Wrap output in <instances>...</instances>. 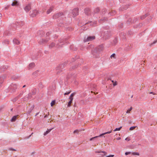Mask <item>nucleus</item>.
I'll return each mask as SVG.
<instances>
[{
  "label": "nucleus",
  "instance_id": "obj_52",
  "mask_svg": "<svg viewBox=\"0 0 157 157\" xmlns=\"http://www.w3.org/2000/svg\"><path fill=\"white\" fill-rule=\"evenodd\" d=\"M23 92H22L21 93L19 94L17 96V97H18V98H19L20 97H21L23 94Z\"/></svg>",
  "mask_w": 157,
  "mask_h": 157
},
{
  "label": "nucleus",
  "instance_id": "obj_19",
  "mask_svg": "<svg viewBox=\"0 0 157 157\" xmlns=\"http://www.w3.org/2000/svg\"><path fill=\"white\" fill-rule=\"evenodd\" d=\"M53 6L50 7L49 9L46 12L47 13V14L50 13L53 10Z\"/></svg>",
  "mask_w": 157,
  "mask_h": 157
},
{
  "label": "nucleus",
  "instance_id": "obj_14",
  "mask_svg": "<svg viewBox=\"0 0 157 157\" xmlns=\"http://www.w3.org/2000/svg\"><path fill=\"white\" fill-rule=\"evenodd\" d=\"M95 49H97V50L100 52V51H102L104 49L103 45L102 44H101L97 47Z\"/></svg>",
  "mask_w": 157,
  "mask_h": 157
},
{
  "label": "nucleus",
  "instance_id": "obj_38",
  "mask_svg": "<svg viewBox=\"0 0 157 157\" xmlns=\"http://www.w3.org/2000/svg\"><path fill=\"white\" fill-rule=\"evenodd\" d=\"M138 20V18L137 17H136V18H134L133 21H132V23H135Z\"/></svg>",
  "mask_w": 157,
  "mask_h": 157
},
{
  "label": "nucleus",
  "instance_id": "obj_26",
  "mask_svg": "<svg viewBox=\"0 0 157 157\" xmlns=\"http://www.w3.org/2000/svg\"><path fill=\"white\" fill-rule=\"evenodd\" d=\"M132 21L131 18H129L128 19V21H127L126 23L128 25H129L130 24H132Z\"/></svg>",
  "mask_w": 157,
  "mask_h": 157
},
{
  "label": "nucleus",
  "instance_id": "obj_23",
  "mask_svg": "<svg viewBox=\"0 0 157 157\" xmlns=\"http://www.w3.org/2000/svg\"><path fill=\"white\" fill-rule=\"evenodd\" d=\"M36 92V88H34L32 90L31 94L33 95H35Z\"/></svg>",
  "mask_w": 157,
  "mask_h": 157
},
{
  "label": "nucleus",
  "instance_id": "obj_47",
  "mask_svg": "<svg viewBox=\"0 0 157 157\" xmlns=\"http://www.w3.org/2000/svg\"><path fill=\"white\" fill-rule=\"evenodd\" d=\"M79 132V131L78 130H75L73 132L74 133H77L78 134Z\"/></svg>",
  "mask_w": 157,
  "mask_h": 157
},
{
  "label": "nucleus",
  "instance_id": "obj_25",
  "mask_svg": "<svg viewBox=\"0 0 157 157\" xmlns=\"http://www.w3.org/2000/svg\"><path fill=\"white\" fill-rule=\"evenodd\" d=\"M100 10L99 8L97 7L95 8L94 11V14L97 13H98L99 12Z\"/></svg>",
  "mask_w": 157,
  "mask_h": 157
},
{
  "label": "nucleus",
  "instance_id": "obj_48",
  "mask_svg": "<svg viewBox=\"0 0 157 157\" xmlns=\"http://www.w3.org/2000/svg\"><path fill=\"white\" fill-rule=\"evenodd\" d=\"M132 107H131L130 109L127 110L126 113H129L130 111H131V110L132 109Z\"/></svg>",
  "mask_w": 157,
  "mask_h": 157
},
{
  "label": "nucleus",
  "instance_id": "obj_1",
  "mask_svg": "<svg viewBox=\"0 0 157 157\" xmlns=\"http://www.w3.org/2000/svg\"><path fill=\"white\" fill-rule=\"evenodd\" d=\"M103 38L105 39H108L111 35V32L110 30H105L104 31L103 33L102 34Z\"/></svg>",
  "mask_w": 157,
  "mask_h": 157
},
{
  "label": "nucleus",
  "instance_id": "obj_39",
  "mask_svg": "<svg viewBox=\"0 0 157 157\" xmlns=\"http://www.w3.org/2000/svg\"><path fill=\"white\" fill-rule=\"evenodd\" d=\"M32 94H31V93H29L28 94V96L29 98V99H31L32 98Z\"/></svg>",
  "mask_w": 157,
  "mask_h": 157
},
{
  "label": "nucleus",
  "instance_id": "obj_59",
  "mask_svg": "<svg viewBox=\"0 0 157 157\" xmlns=\"http://www.w3.org/2000/svg\"><path fill=\"white\" fill-rule=\"evenodd\" d=\"M53 121V120L52 118H49V120H48V122H51L52 121Z\"/></svg>",
  "mask_w": 157,
  "mask_h": 157
},
{
  "label": "nucleus",
  "instance_id": "obj_28",
  "mask_svg": "<svg viewBox=\"0 0 157 157\" xmlns=\"http://www.w3.org/2000/svg\"><path fill=\"white\" fill-rule=\"evenodd\" d=\"M17 23L21 26H22L25 24V23L23 21H21L19 22H17Z\"/></svg>",
  "mask_w": 157,
  "mask_h": 157
},
{
  "label": "nucleus",
  "instance_id": "obj_37",
  "mask_svg": "<svg viewBox=\"0 0 157 157\" xmlns=\"http://www.w3.org/2000/svg\"><path fill=\"white\" fill-rule=\"evenodd\" d=\"M56 103L55 100H54L52 101L51 103V106H53V105H54Z\"/></svg>",
  "mask_w": 157,
  "mask_h": 157
},
{
  "label": "nucleus",
  "instance_id": "obj_31",
  "mask_svg": "<svg viewBox=\"0 0 157 157\" xmlns=\"http://www.w3.org/2000/svg\"><path fill=\"white\" fill-rule=\"evenodd\" d=\"M65 41V39H60L59 40V43H61L64 42Z\"/></svg>",
  "mask_w": 157,
  "mask_h": 157
},
{
  "label": "nucleus",
  "instance_id": "obj_5",
  "mask_svg": "<svg viewBox=\"0 0 157 157\" xmlns=\"http://www.w3.org/2000/svg\"><path fill=\"white\" fill-rule=\"evenodd\" d=\"M78 61V65H75L74 66H72V67H71L70 68V70L71 71L77 68L78 66H80L81 65V64L83 63V60L82 59H80Z\"/></svg>",
  "mask_w": 157,
  "mask_h": 157
},
{
  "label": "nucleus",
  "instance_id": "obj_63",
  "mask_svg": "<svg viewBox=\"0 0 157 157\" xmlns=\"http://www.w3.org/2000/svg\"><path fill=\"white\" fill-rule=\"evenodd\" d=\"M10 6V5L7 6L5 7V10L8 9L9 8Z\"/></svg>",
  "mask_w": 157,
  "mask_h": 157
},
{
  "label": "nucleus",
  "instance_id": "obj_13",
  "mask_svg": "<svg viewBox=\"0 0 157 157\" xmlns=\"http://www.w3.org/2000/svg\"><path fill=\"white\" fill-rule=\"evenodd\" d=\"M84 13L85 14L88 16L90 15L91 14L90 9L89 8H86L84 10Z\"/></svg>",
  "mask_w": 157,
  "mask_h": 157
},
{
  "label": "nucleus",
  "instance_id": "obj_16",
  "mask_svg": "<svg viewBox=\"0 0 157 157\" xmlns=\"http://www.w3.org/2000/svg\"><path fill=\"white\" fill-rule=\"evenodd\" d=\"M56 73L57 75H59L60 74L62 71V70H61L60 68H59L57 67L56 68Z\"/></svg>",
  "mask_w": 157,
  "mask_h": 157
},
{
  "label": "nucleus",
  "instance_id": "obj_41",
  "mask_svg": "<svg viewBox=\"0 0 157 157\" xmlns=\"http://www.w3.org/2000/svg\"><path fill=\"white\" fill-rule=\"evenodd\" d=\"M72 100H70L68 102L67 106L70 107L71 106V104L72 103Z\"/></svg>",
  "mask_w": 157,
  "mask_h": 157
},
{
  "label": "nucleus",
  "instance_id": "obj_21",
  "mask_svg": "<svg viewBox=\"0 0 157 157\" xmlns=\"http://www.w3.org/2000/svg\"><path fill=\"white\" fill-rule=\"evenodd\" d=\"M35 66V64L34 63H30L29 65L28 68L29 69L33 68Z\"/></svg>",
  "mask_w": 157,
  "mask_h": 157
},
{
  "label": "nucleus",
  "instance_id": "obj_3",
  "mask_svg": "<svg viewBox=\"0 0 157 157\" xmlns=\"http://www.w3.org/2000/svg\"><path fill=\"white\" fill-rule=\"evenodd\" d=\"M92 53L94 58H98L99 57L100 52L97 50V49H95L92 50Z\"/></svg>",
  "mask_w": 157,
  "mask_h": 157
},
{
  "label": "nucleus",
  "instance_id": "obj_30",
  "mask_svg": "<svg viewBox=\"0 0 157 157\" xmlns=\"http://www.w3.org/2000/svg\"><path fill=\"white\" fill-rule=\"evenodd\" d=\"M52 129L49 130L48 129L44 133V136H46V135L48 134L50 132Z\"/></svg>",
  "mask_w": 157,
  "mask_h": 157
},
{
  "label": "nucleus",
  "instance_id": "obj_9",
  "mask_svg": "<svg viewBox=\"0 0 157 157\" xmlns=\"http://www.w3.org/2000/svg\"><path fill=\"white\" fill-rule=\"evenodd\" d=\"M63 15V12H59L58 13L54 14L53 16V18L54 19H57L58 18L60 17Z\"/></svg>",
  "mask_w": 157,
  "mask_h": 157
},
{
  "label": "nucleus",
  "instance_id": "obj_44",
  "mask_svg": "<svg viewBox=\"0 0 157 157\" xmlns=\"http://www.w3.org/2000/svg\"><path fill=\"white\" fill-rule=\"evenodd\" d=\"M136 126H132V127H131L129 128V130L132 131V130H133L136 128Z\"/></svg>",
  "mask_w": 157,
  "mask_h": 157
},
{
  "label": "nucleus",
  "instance_id": "obj_51",
  "mask_svg": "<svg viewBox=\"0 0 157 157\" xmlns=\"http://www.w3.org/2000/svg\"><path fill=\"white\" fill-rule=\"evenodd\" d=\"M67 30H68L70 31H71L73 30V29L70 27H68V28H67Z\"/></svg>",
  "mask_w": 157,
  "mask_h": 157
},
{
  "label": "nucleus",
  "instance_id": "obj_46",
  "mask_svg": "<svg viewBox=\"0 0 157 157\" xmlns=\"http://www.w3.org/2000/svg\"><path fill=\"white\" fill-rule=\"evenodd\" d=\"M122 127H120L118 128H116L114 130V131L115 132L117 131H119L121 130V128Z\"/></svg>",
  "mask_w": 157,
  "mask_h": 157
},
{
  "label": "nucleus",
  "instance_id": "obj_22",
  "mask_svg": "<svg viewBox=\"0 0 157 157\" xmlns=\"http://www.w3.org/2000/svg\"><path fill=\"white\" fill-rule=\"evenodd\" d=\"M38 88L40 89H43L44 87V86L43 85L42 82H40L38 85Z\"/></svg>",
  "mask_w": 157,
  "mask_h": 157
},
{
  "label": "nucleus",
  "instance_id": "obj_35",
  "mask_svg": "<svg viewBox=\"0 0 157 157\" xmlns=\"http://www.w3.org/2000/svg\"><path fill=\"white\" fill-rule=\"evenodd\" d=\"M22 99L24 101H27L28 100H29V98H28V96H25L23 98H22Z\"/></svg>",
  "mask_w": 157,
  "mask_h": 157
},
{
  "label": "nucleus",
  "instance_id": "obj_49",
  "mask_svg": "<svg viewBox=\"0 0 157 157\" xmlns=\"http://www.w3.org/2000/svg\"><path fill=\"white\" fill-rule=\"evenodd\" d=\"M4 42L5 44H8L9 43V41L8 40H5L4 41Z\"/></svg>",
  "mask_w": 157,
  "mask_h": 157
},
{
  "label": "nucleus",
  "instance_id": "obj_57",
  "mask_svg": "<svg viewBox=\"0 0 157 157\" xmlns=\"http://www.w3.org/2000/svg\"><path fill=\"white\" fill-rule=\"evenodd\" d=\"M101 20H103L104 21L107 20V18L105 17L103 19H101Z\"/></svg>",
  "mask_w": 157,
  "mask_h": 157
},
{
  "label": "nucleus",
  "instance_id": "obj_56",
  "mask_svg": "<svg viewBox=\"0 0 157 157\" xmlns=\"http://www.w3.org/2000/svg\"><path fill=\"white\" fill-rule=\"evenodd\" d=\"M131 153V152H127L125 153V154L126 155H127L129 154H130Z\"/></svg>",
  "mask_w": 157,
  "mask_h": 157
},
{
  "label": "nucleus",
  "instance_id": "obj_61",
  "mask_svg": "<svg viewBox=\"0 0 157 157\" xmlns=\"http://www.w3.org/2000/svg\"><path fill=\"white\" fill-rule=\"evenodd\" d=\"M114 156V155H110L106 156V157H113Z\"/></svg>",
  "mask_w": 157,
  "mask_h": 157
},
{
  "label": "nucleus",
  "instance_id": "obj_15",
  "mask_svg": "<svg viewBox=\"0 0 157 157\" xmlns=\"http://www.w3.org/2000/svg\"><path fill=\"white\" fill-rule=\"evenodd\" d=\"M31 9V4H29L27 5L24 8V10L26 12L29 11Z\"/></svg>",
  "mask_w": 157,
  "mask_h": 157
},
{
  "label": "nucleus",
  "instance_id": "obj_36",
  "mask_svg": "<svg viewBox=\"0 0 157 157\" xmlns=\"http://www.w3.org/2000/svg\"><path fill=\"white\" fill-rule=\"evenodd\" d=\"M116 13L115 11H113L110 12L109 13V14H110L111 16H113Z\"/></svg>",
  "mask_w": 157,
  "mask_h": 157
},
{
  "label": "nucleus",
  "instance_id": "obj_24",
  "mask_svg": "<svg viewBox=\"0 0 157 157\" xmlns=\"http://www.w3.org/2000/svg\"><path fill=\"white\" fill-rule=\"evenodd\" d=\"M149 14L148 13H146L145 15L142 16L140 17V19L141 20H143L145 19L148 16Z\"/></svg>",
  "mask_w": 157,
  "mask_h": 157
},
{
  "label": "nucleus",
  "instance_id": "obj_60",
  "mask_svg": "<svg viewBox=\"0 0 157 157\" xmlns=\"http://www.w3.org/2000/svg\"><path fill=\"white\" fill-rule=\"evenodd\" d=\"M113 85L114 86H115L117 84V81H115L113 83Z\"/></svg>",
  "mask_w": 157,
  "mask_h": 157
},
{
  "label": "nucleus",
  "instance_id": "obj_27",
  "mask_svg": "<svg viewBox=\"0 0 157 157\" xmlns=\"http://www.w3.org/2000/svg\"><path fill=\"white\" fill-rule=\"evenodd\" d=\"M75 93H73L71 94V95H70V96L69 97V99L70 100H73V97L75 95Z\"/></svg>",
  "mask_w": 157,
  "mask_h": 157
},
{
  "label": "nucleus",
  "instance_id": "obj_20",
  "mask_svg": "<svg viewBox=\"0 0 157 157\" xmlns=\"http://www.w3.org/2000/svg\"><path fill=\"white\" fill-rule=\"evenodd\" d=\"M19 4L17 1L14 0V1L12 3L11 5L12 6H18Z\"/></svg>",
  "mask_w": 157,
  "mask_h": 157
},
{
  "label": "nucleus",
  "instance_id": "obj_34",
  "mask_svg": "<svg viewBox=\"0 0 157 157\" xmlns=\"http://www.w3.org/2000/svg\"><path fill=\"white\" fill-rule=\"evenodd\" d=\"M18 97H17V96L15 98H14L12 100V101L13 102H16L17 100L18 99Z\"/></svg>",
  "mask_w": 157,
  "mask_h": 157
},
{
  "label": "nucleus",
  "instance_id": "obj_42",
  "mask_svg": "<svg viewBox=\"0 0 157 157\" xmlns=\"http://www.w3.org/2000/svg\"><path fill=\"white\" fill-rule=\"evenodd\" d=\"M79 58L78 56L77 58L75 57L74 58H72L71 59V61L72 62H74L75 61L76 59H77L78 58Z\"/></svg>",
  "mask_w": 157,
  "mask_h": 157
},
{
  "label": "nucleus",
  "instance_id": "obj_18",
  "mask_svg": "<svg viewBox=\"0 0 157 157\" xmlns=\"http://www.w3.org/2000/svg\"><path fill=\"white\" fill-rule=\"evenodd\" d=\"M13 43L15 44L19 45L20 44V42L16 39H14L13 40Z\"/></svg>",
  "mask_w": 157,
  "mask_h": 157
},
{
  "label": "nucleus",
  "instance_id": "obj_10",
  "mask_svg": "<svg viewBox=\"0 0 157 157\" xmlns=\"http://www.w3.org/2000/svg\"><path fill=\"white\" fill-rule=\"evenodd\" d=\"M39 13L38 11L36 10H33L30 12V16L33 17H35Z\"/></svg>",
  "mask_w": 157,
  "mask_h": 157
},
{
  "label": "nucleus",
  "instance_id": "obj_29",
  "mask_svg": "<svg viewBox=\"0 0 157 157\" xmlns=\"http://www.w3.org/2000/svg\"><path fill=\"white\" fill-rule=\"evenodd\" d=\"M4 81V78L3 77H0V86L3 83Z\"/></svg>",
  "mask_w": 157,
  "mask_h": 157
},
{
  "label": "nucleus",
  "instance_id": "obj_6",
  "mask_svg": "<svg viewBox=\"0 0 157 157\" xmlns=\"http://www.w3.org/2000/svg\"><path fill=\"white\" fill-rule=\"evenodd\" d=\"M79 9L78 8L73 9L72 10V17H74L78 15Z\"/></svg>",
  "mask_w": 157,
  "mask_h": 157
},
{
  "label": "nucleus",
  "instance_id": "obj_62",
  "mask_svg": "<svg viewBox=\"0 0 157 157\" xmlns=\"http://www.w3.org/2000/svg\"><path fill=\"white\" fill-rule=\"evenodd\" d=\"M50 34H51V33L49 32H48L46 34V35L47 36H48L50 35Z\"/></svg>",
  "mask_w": 157,
  "mask_h": 157
},
{
  "label": "nucleus",
  "instance_id": "obj_2",
  "mask_svg": "<svg viewBox=\"0 0 157 157\" xmlns=\"http://www.w3.org/2000/svg\"><path fill=\"white\" fill-rule=\"evenodd\" d=\"M62 45V44L61 45H59L58 43L56 44L54 42H53L49 45V48L50 49H52L54 48V47H56L57 48H59L60 47H62L61 46Z\"/></svg>",
  "mask_w": 157,
  "mask_h": 157
},
{
  "label": "nucleus",
  "instance_id": "obj_32",
  "mask_svg": "<svg viewBox=\"0 0 157 157\" xmlns=\"http://www.w3.org/2000/svg\"><path fill=\"white\" fill-rule=\"evenodd\" d=\"M112 132V130H111L110 132H105V133H102V134H100L99 136H101L103 135H104L105 134H109V133H111V132Z\"/></svg>",
  "mask_w": 157,
  "mask_h": 157
},
{
  "label": "nucleus",
  "instance_id": "obj_33",
  "mask_svg": "<svg viewBox=\"0 0 157 157\" xmlns=\"http://www.w3.org/2000/svg\"><path fill=\"white\" fill-rule=\"evenodd\" d=\"M34 105H33L31 106V108L30 109V110H29V111H28V112H29V114L30 113L32 110H33L34 109Z\"/></svg>",
  "mask_w": 157,
  "mask_h": 157
},
{
  "label": "nucleus",
  "instance_id": "obj_50",
  "mask_svg": "<svg viewBox=\"0 0 157 157\" xmlns=\"http://www.w3.org/2000/svg\"><path fill=\"white\" fill-rule=\"evenodd\" d=\"M129 0H119V1L121 2H126L127 1H128Z\"/></svg>",
  "mask_w": 157,
  "mask_h": 157
},
{
  "label": "nucleus",
  "instance_id": "obj_8",
  "mask_svg": "<svg viewBox=\"0 0 157 157\" xmlns=\"http://www.w3.org/2000/svg\"><path fill=\"white\" fill-rule=\"evenodd\" d=\"M95 37L94 36H90L87 37L86 38L85 37L84 40V42H88L92 41L95 39Z\"/></svg>",
  "mask_w": 157,
  "mask_h": 157
},
{
  "label": "nucleus",
  "instance_id": "obj_7",
  "mask_svg": "<svg viewBox=\"0 0 157 157\" xmlns=\"http://www.w3.org/2000/svg\"><path fill=\"white\" fill-rule=\"evenodd\" d=\"M50 39V38H46V39H41L38 43L40 45L45 44L48 42Z\"/></svg>",
  "mask_w": 157,
  "mask_h": 157
},
{
  "label": "nucleus",
  "instance_id": "obj_12",
  "mask_svg": "<svg viewBox=\"0 0 157 157\" xmlns=\"http://www.w3.org/2000/svg\"><path fill=\"white\" fill-rule=\"evenodd\" d=\"M9 68L8 66H3L0 68V72H4Z\"/></svg>",
  "mask_w": 157,
  "mask_h": 157
},
{
  "label": "nucleus",
  "instance_id": "obj_4",
  "mask_svg": "<svg viewBox=\"0 0 157 157\" xmlns=\"http://www.w3.org/2000/svg\"><path fill=\"white\" fill-rule=\"evenodd\" d=\"M9 89L11 92H15L17 89V85L16 84L12 83L9 87Z\"/></svg>",
  "mask_w": 157,
  "mask_h": 157
},
{
  "label": "nucleus",
  "instance_id": "obj_40",
  "mask_svg": "<svg viewBox=\"0 0 157 157\" xmlns=\"http://www.w3.org/2000/svg\"><path fill=\"white\" fill-rule=\"evenodd\" d=\"M156 42H157V40H155L153 42L151 43V44H149V46H152L153 44H155V43H156Z\"/></svg>",
  "mask_w": 157,
  "mask_h": 157
},
{
  "label": "nucleus",
  "instance_id": "obj_53",
  "mask_svg": "<svg viewBox=\"0 0 157 157\" xmlns=\"http://www.w3.org/2000/svg\"><path fill=\"white\" fill-rule=\"evenodd\" d=\"M100 136H95L94 137H93V138H90V141H91L92 140H93L95 138H96L97 137H99Z\"/></svg>",
  "mask_w": 157,
  "mask_h": 157
},
{
  "label": "nucleus",
  "instance_id": "obj_45",
  "mask_svg": "<svg viewBox=\"0 0 157 157\" xmlns=\"http://www.w3.org/2000/svg\"><path fill=\"white\" fill-rule=\"evenodd\" d=\"M132 155H139L140 154L138 152H133L132 153Z\"/></svg>",
  "mask_w": 157,
  "mask_h": 157
},
{
  "label": "nucleus",
  "instance_id": "obj_11",
  "mask_svg": "<svg viewBox=\"0 0 157 157\" xmlns=\"http://www.w3.org/2000/svg\"><path fill=\"white\" fill-rule=\"evenodd\" d=\"M131 5V4H128V5L121 6L119 9V10L120 11H123L124 10H126L129 7V6Z\"/></svg>",
  "mask_w": 157,
  "mask_h": 157
},
{
  "label": "nucleus",
  "instance_id": "obj_64",
  "mask_svg": "<svg viewBox=\"0 0 157 157\" xmlns=\"http://www.w3.org/2000/svg\"><path fill=\"white\" fill-rule=\"evenodd\" d=\"M17 78L16 76H13L12 77V78L14 80H15V79H17Z\"/></svg>",
  "mask_w": 157,
  "mask_h": 157
},
{
  "label": "nucleus",
  "instance_id": "obj_54",
  "mask_svg": "<svg viewBox=\"0 0 157 157\" xmlns=\"http://www.w3.org/2000/svg\"><path fill=\"white\" fill-rule=\"evenodd\" d=\"M16 118H12L10 120V121L12 122H14L16 121Z\"/></svg>",
  "mask_w": 157,
  "mask_h": 157
},
{
  "label": "nucleus",
  "instance_id": "obj_55",
  "mask_svg": "<svg viewBox=\"0 0 157 157\" xmlns=\"http://www.w3.org/2000/svg\"><path fill=\"white\" fill-rule=\"evenodd\" d=\"M113 42H114V43L115 44H116L117 43V39L116 38H115L113 40Z\"/></svg>",
  "mask_w": 157,
  "mask_h": 157
},
{
  "label": "nucleus",
  "instance_id": "obj_43",
  "mask_svg": "<svg viewBox=\"0 0 157 157\" xmlns=\"http://www.w3.org/2000/svg\"><path fill=\"white\" fill-rule=\"evenodd\" d=\"M38 72V71H35L33 73L32 75H35L36 76V75H37Z\"/></svg>",
  "mask_w": 157,
  "mask_h": 157
},
{
  "label": "nucleus",
  "instance_id": "obj_17",
  "mask_svg": "<svg viewBox=\"0 0 157 157\" xmlns=\"http://www.w3.org/2000/svg\"><path fill=\"white\" fill-rule=\"evenodd\" d=\"M66 64V63H64L62 64H60L58 66V68H60L62 70L65 67V66Z\"/></svg>",
  "mask_w": 157,
  "mask_h": 157
},
{
  "label": "nucleus",
  "instance_id": "obj_58",
  "mask_svg": "<svg viewBox=\"0 0 157 157\" xmlns=\"http://www.w3.org/2000/svg\"><path fill=\"white\" fill-rule=\"evenodd\" d=\"M115 53H113L111 55V57H113V58H115Z\"/></svg>",
  "mask_w": 157,
  "mask_h": 157
}]
</instances>
